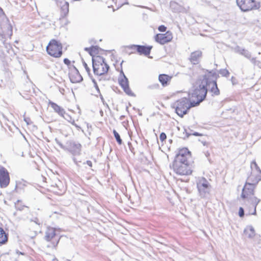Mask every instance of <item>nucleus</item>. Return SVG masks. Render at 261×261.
Listing matches in <instances>:
<instances>
[{
    "label": "nucleus",
    "mask_w": 261,
    "mask_h": 261,
    "mask_svg": "<svg viewBox=\"0 0 261 261\" xmlns=\"http://www.w3.org/2000/svg\"><path fill=\"white\" fill-rule=\"evenodd\" d=\"M191 157V152L188 148H184L179 150L172 164L173 171L180 175L191 174L192 170L188 161Z\"/></svg>",
    "instance_id": "1"
},
{
    "label": "nucleus",
    "mask_w": 261,
    "mask_h": 261,
    "mask_svg": "<svg viewBox=\"0 0 261 261\" xmlns=\"http://www.w3.org/2000/svg\"><path fill=\"white\" fill-rule=\"evenodd\" d=\"M207 82L206 80L203 78L193 86L192 89L189 93V97L195 106L199 105L205 98L207 93Z\"/></svg>",
    "instance_id": "2"
},
{
    "label": "nucleus",
    "mask_w": 261,
    "mask_h": 261,
    "mask_svg": "<svg viewBox=\"0 0 261 261\" xmlns=\"http://www.w3.org/2000/svg\"><path fill=\"white\" fill-rule=\"evenodd\" d=\"M256 186L251 184L249 182H246L241 194V197L243 199H246L247 200L251 203L253 208V212L250 214L256 215V206L260 202V200L257 197L254 196V190Z\"/></svg>",
    "instance_id": "3"
},
{
    "label": "nucleus",
    "mask_w": 261,
    "mask_h": 261,
    "mask_svg": "<svg viewBox=\"0 0 261 261\" xmlns=\"http://www.w3.org/2000/svg\"><path fill=\"white\" fill-rule=\"evenodd\" d=\"M194 107L196 106L192 103V100L186 97L181 98L172 104V108L175 109L176 113L180 117H183L189 110Z\"/></svg>",
    "instance_id": "4"
},
{
    "label": "nucleus",
    "mask_w": 261,
    "mask_h": 261,
    "mask_svg": "<svg viewBox=\"0 0 261 261\" xmlns=\"http://www.w3.org/2000/svg\"><path fill=\"white\" fill-rule=\"evenodd\" d=\"M92 61L93 70L95 75L99 76L108 72L110 67L102 57L100 56L93 57Z\"/></svg>",
    "instance_id": "5"
},
{
    "label": "nucleus",
    "mask_w": 261,
    "mask_h": 261,
    "mask_svg": "<svg viewBox=\"0 0 261 261\" xmlns=\"http://www.w3.org/2000/svg\"><path fill=\"white\" fill-rule=\"evenodd\" d=\"M55 141L61 148L69 152L73 156H79L81 154L82 146L79 142L70 140L67 141L65 145H64L57 139Z\"/></svg>",
    "instance_id": "6"
},
{
    "label": "nucleus",
    "mask_w": 261,
    "mask_h": 261,
    "mask_svg": "<svg viewBox=\"0 0 261 261\" xmlns=\"http://www.w3.org/2000/svg\"><path fill=\"white\" fill-rule=\"evenodd\" d=\"M218 76L219 75L213 70L209 71L207 74L203 76V79H205L207 82L206 89L210 91L213 96H218L220 93L216 81Z\"/></svg>",
    "instance_id": "7"
},
{
    "label": "nucleus",
    "mask_w": 261,
    "mask_h": 261,
    "mask_svg": "<svg viewBox=\"0 0 261 261\" xmlns=\"http://www.w3.org/2000/svg\"><path fill=\"white\" fill-rule=\"evenodd\" d=\"M13 34L12 26L0 7V35L3 37L10 38Z\"/></svg>",
    "instance_id": "8"
},
{
    "label": "nucleus",
    "mask_w": 261,
    "mask_h": 261,
    "mask_svg": "<svg viewBox=\"0 0 261 261\" xmlns=\"http://www.w3.org/2000/svg\"><path fill=\"white\" fill-rule=\"evenodd\" d=\"M46 49L50 56L55 58H59L63 54L62 45L56 39H51L49 41Z\"/></svg>",
    "instance_id": "9"
},
{
    "label": "nucleus",
    "mask_w": 261,
    "mask_h": 261,
    "mask_svg": "<svg viewBox=\"0 0 261 261\" xmlns=\"http://www.w3.org/2000/svg\"><path fill=\"white\" fill-rule=\"evenodd\" d=\"M237 5L244 12L252 9H258L260 7V3L255 0H236Z\"/></svg>",
    "instance_id": "10"
},
{
    "label": "nucleus",
    "mask_w": 261,
    "mask_h": 261,
    "mask_svg": "<svg viewBox=\"0 0 261 261\" xmlns=\"http://www.w3.org/2000/svg\"><path fill=\"white\" fill-rule=\"evenodd\" d=\"M197 187L201 198H205L210 194L211 186L206 178L200 179L197 182Z\"/></svg>",
    "instance_id": "11"
},
{
    "label": "nucleus",
    "mask_w": 261,
    "mask_h": 261,
    "mask_svg": "<svg viewBox=\"0 0 261 261\" xmlns=\"http://www.w3.org/2000/svg\"><path fill=\"white\" fill-rule=\"evenodd\" d=\"M44 239L46 241H51L53 246L56 247L60 241V238L56 236V229L54 227H47L44 236Z\"/></svg>",
    "instance_id": "12"
},
{
    "label": "nucleus",
    "mask_w": 261,
    "mask_h": 261,
    "mask_svg": "<svg viewBox=\"0 0 261 261\" xmlns=\"http://www.w3.org/2000/svg\"><path fill=\"white\" fill-rule=\"evenodd\" d=\"M120 75H122V77H119L118 79L119 85L127 95L135 96V94L132 91L129 87L128 80L126 77L122 70H121L120 72Z\"/></svg>",
    "instance_id": "13"
},
{
    "label": "nucleus",
    "mask_w": 261,
    "mask_h": 261,
    "mask_svg": "<svg viewBox=\"0 0 261 261\" xmlns=\"http://www.w3.org/2000/svg\"><path fill=\"white\" fill-rule=\"evenodd\" d=\"M127 48L132 50H136L140 55H143L147 56L150 54L152 46L133 44L127 46Z\"/></svg>",
    "instance_id": "14"
},
{
    "label": "nucleus",
    "mask_w": 261,
    "mask_h": 261,
    "mask_svg": "<svg viewBox=\"0 0 261 261\" xmlns=\"http://www.w3.org/2000/svg\"><path fill=\"white\" fill-rule=\"evenodd\" d=\"M10 182L9 173L8 170L3 166H0V187L2 188L7 187Z\"/></svg>",
    "instance_id": "15"
},
{
    "label": "nucleus",
    "mask_w": 261,
    "mask_h": 261,
    "mask_svg": "<svg viewBox=\"0 0 261 261\" xmlns=\"http://www.w3.org/2000/svg\"><path fill=\"white\" fill-rule=\"evenodd\" d=\"M172 38V33L170 31H167L165 34H158L154 37L155 41L162 45L171 41Z\"/></svg>",
    "instance_id": "16"
},
{
    "label": "nucleus",
    "mask_w": 261,
    "mask_h": 261,
    "mask_svg": "<svg viewBox=\"0 0 261 261\" xmlns=\"http://www.w3.org/2000/svg\"><path fill=\"white\" fill-rule=\"evenodd\" d=\"M70 80L72 83H77L83 80V77L80 74L78 70L74 66L73 69L69 73Z\"/></svg>",
    "instance_id": "17"
},
{
    "label": "nucleus",
    "mask_w": 261,
    "mask_h": 261,
    "mask_svg": "<svg viewBox=\"0 0 261 261\" xmlns=\"http://www.w3.org/2000/svg\"><path fill=\"white\" fill-rule=\"evenodd\" d=\"M58 5L60 7L61 17L64 18L67 16L69 13V3L62 1L59 2Z\"/></svg>",
    "instance_id": "18"
},
{
    "label": "nucleus",
    "mask_w": 261,
    "mask_h": 261,
    "mask_svg": "<svg viewBox=\"0 0 261 261\" xmlns=\"http://www.w3.org/2000/svg\"><path fill=\"white\" fill-rule=\"evenodd\" d=\"M202 54V51L199 50L191 53L189 58L191 64L193 65L198 64L199 63Z\"/></svg>",
    "instance_id": "19"
},
{
    "label": "nucleus",
    "mask_w": 261,
    "mask_h": 261,
    "mask_svg": "<svg viewBox=\"0 0 261 261\" xmlns=\"http://www.w3.org/2000/svg\"><path fill=\"white\" fill-rule=\"evenodd\" d=\"M260 180V175H257L255 171H252L251 174L248 177L246 181L256 186Z\"/></svg>",
    "instance_id": "20"
},
{
    "label": "nucleus",
    "mask_w": 261,
    "mask_h": 261,
    "mask_svg": "<svg viewBox=\"0 0 261 261\" xmlns=\"http://www.w3.org/2000/svg\"><path fill=\"white\" fill-rule=\"evenodd\" d=\"M233 50L235 53L239 54L246 58L247 59H250L251 57V53L245 48H241L239 45H237L233 48Z\"/></svg>",
    "instance_id": "21"
},
{
    "label": "nucleus",
    "mask_w": 261,
    "mask_h": 261,
    "mask_svg": "<svg viewBox=\"0 0 261 261\" xmlns=\"http://www.w3.org/2000/svg\"><path fill=\"white\" fill-rule=\"evenodd\" d=\"M49 105L54 109L55 112L61 116L65 117L64 115L66 114V112L64 109L51 101H49Z\"/></svg>",
    "instance_id": "22"
},
{
    "label": "nucleus",
    "mask_w": 261,
    "mask_h": 261,
    "mask_svg": "<svg viewBox=\"0 0 261 261\" xmlns=\"http://www.w3.org/2000/svg\"><path fill=\"white\" fill-rule=\"evenodd\" d=\"M171 79V76L165 74H161L159 76V81L162 84L163 86H166L168 85Z\"/></svg>",
    "instance_id": "23"
},
{
    "label": "nucleus",
    "mask_w": 261,
    "mask_h": 261,
    "mask_svg": "<svg viewBox=\"0 0 261 261\" xmlns=\"http://www.w3.org/2000/svg\"><path fill=\"white\" fill-rule=\"evenodd\" d=\"M8 234L4 229L0 227V245H4L8 242Z\"/></svg>",
    "instance_id": "24"
},
{
    "label": "nucleus",
    "mask_w": 261,
    "mask_h": 261,
    "mask_svg": "<svg viewBox=\"0 0 261 261\" xmlns=\"http://www.w3.org/2000/svg\"><path fill=\"white\" fill-rule=\"evenodd\" d=\"M244 234L249 238H252L255 236V231L251 226L247 227L244 230Z\"/></svg>",
    "instance_id": "25"
},
{
    "label": "nucleus",
    "mask_w": 261,
    "mask_h": 261,
    "mask_svg": "<svg viewBox=\"0 0 261 261\" xmlns=\"http://www.w3.org/2000/svg\"><path fill=\"white\" fill-rule=\"evenodd\" d=\"M170 8L175 12L180 11V6L175 2H171L170 4Z\"/></svg>",
    "instance_id": "26"
},
{
    "label": "nucleus",
    "mask_w": 261,
    "mask_h": 261,
    "mask_svg": "<svg viewBox=\"0 0 261 261\" xmlns=\"http://www.w3.org/2000/svg\"><path fill=\"white\" fill-rule=\"evenodd\" d=\"M113 133L118 144L121 145L122 143V140L121 139L119 133L115 129L113 130Z\"/></svg>",
    "instance_id": "27"
},
{
    "label": "nucleus",
    "mask_w": 261,
    "mask_h": 261,
    "mask_svg": "<svg viewBox=\"0 0 261 261\" xmlns=\"http://www.w3.org/2000/svg\"><path fill=\"white\" fill-rule=\"evenodd\" d=\"M250 167L252 171H254L253 170L255 169L256 170V171L261 174V170H260L255 162L253 161L251 163Z\"/></svg>",
    "instance_id": "28"
},
{
    "label": "nucleus",
    "mask_w": 261,
    "mask_h": 261,
    "mask_svg": "<svg viewBox=\"0 0 261 261\" xmlns=\"http://www.w3.org/2000/svg\"><path fill=\"white\" fill-rule=\"evenodd\" d=\"M219 73L222 76L228 77L230 74L229 72L226 69H222L219 71Z\"/></svg>",
    "instance_id": "29"
},
{
    "label": "nucleus",
    "mask_w": 261,
    "mask_h": 261,
    "mask_svg": "<svg viewBox=\"0 0 261 261\" xmlns=\"http://www.w3.org/2000/svg\"><path fill=\"white\" fill-rule=\"evenodd\" d=\"M19 202H20V200H18L17 201V202L15 203V208L17 210L21 211H22L23 210L24 207H27V206H25V205H22V204H19Z\"/></svg>",
    "instance_id": "30"
},
{
    "label": "nucleus",
    "mask_w": 261,
    "mask_h": 261,
    "mask_svg": "<svg viewBox=\"0 0 261 261\" xmlns=\"http://www.w3.org/2000/svg\"><path fill=\"white\" fill-rule=\"evenodd\" d=\"M91 47H94V48H92V59H93V57H96V56H94V54H98V50L100 49L99 47L98 46H91Z\"/></svg>",
    "instance_id": "31"
},
{
    "label": "nucleus",
    "mask_w": 261,
    "mask_h": 261,
    "mask_svg": "<svg viewBox=\"0 0 261 261\" xmlns=\"http://www.w3.org/2000/svg\"><path fill=\"white\" fill-rule=\"evenodd\" d=\"M90 77H91V80H92V82H93V84H94V87H95V88L96 89V91H97V93H98V94H100V90H99V87H98V85H97V82H96V80H95L94 79H93V78L92 77V76H91Z\"/></svg>",
    "instance_id": "32"
},
{
    "label": "nucleus",
    "mask_w": 261,
    "mask_h": 261,
    "mask_svg": "<svg viewBox=\"0 0 261 261\" xmlns=\"http://www.w3.org/2000/svg\"><path fill=\"white\" fill-rule=\"evenodd\" d=\"M30 221L34 222L38 225H40L42 223V222L37 217H33L30 219Z\"/></svg>",
    "instance_id": "33"
},
{
    "label": "nucleus",
    "mask_w": 261,
    "mask_h": 261,
    "mask_svg": "<svg viewBox=\"0 0 261 261\" xmlns=\"http://www.w3.org/2000/svg\"><path fill=\"white\" fill-rule=\"evenodd\" d=\"M83 65H84V67H85L87 72L88 73V75L89 76H91L92 75L90 73V68L88 66V65L87 64V63L84 61H83Z\"/></svg>",
    "instance_id": "34"
},
{
    "label": "nucleus",
    "mask_w": 261,
    "mask_h": 261,
    "mask_svg": "<svg viewBox=\"0 0 261 261\" xmlns=\"http://www.w3.org/2000/svg\"><path fill=\"white\" fill-rule=\"evenodd\" d=\"M166 135L165 133H161L160 135V139L162 142H163L166 139Z\"/></svg>",
    "instance_id": "35"
},
{
    "label": "nucleus",
    "mask_w": 261,
    "mask_h": 261,
    "mask_svg": "<svg viewBox=\"0 0 261 261\" xmlns=\"http://www.w3.org/2000/svg\"><path fill=\"white\" fill-rule=\"evenodd\" d=\"M239 216L242 218L244 216V210L243 207H240L239 210Z\"/></svg>",
    "instance_id": "36"
},
{
    "label": "nucleus",
    "mask_w": 261,
    "mask_h": 261,
    "mask_svg": "<svg viewBox=\"0 0 261 261\" xmlns=\"http://www.w3.org/2000/svg\"><path fill=\"white\" fill-rule=\"evenodd\" d=\"M166 30H167V27H165L164 25H161L158 28V30L161 32H166Z\"/></svg>",
    "instance_id": "37"
},
{
    "label": "nucleus",
    "mask_w": 261,
    "mask_h": 261,
    "mask_svg": "<svg viewBox=\"0 0 261 261\" xmlns=\"http://www.w3.org/2000/svg\"><path fill=\"white\" fill-rule=\"evenodd\" d=\"M159 86H160L158 84H154L148 86V88L150 89H158L159 88Z\"/></svg>",
    "instance_id": "38"
},
{
    "label": "nucleus",
    "mask_w": 261,
    "mask_h": 261,
    "mask_svg": "<svg viewBox=\"0 0 261 261\" xmlns=\"http://www.w3.org/2000/svg\"><path fill=\"white\" fill-rule=\"evenodd\" d=\"M24 121L26 122L27 125H30L32 123L31 119L29 117H24Z\"/></svg>",
    "instance_id": "39"
},
{
    "label": "nucleus",
    "mask_w": 261,
    "mask_h": 261,
    "mask_svg": "<svg viewBox=\"0 0 261 261\" xmlns=\"http://www.w3.org/2000/svg\"><path fill=\"white\" fill-rule=\"evenodd\" d=\"M92 48H94V47H91V46L90 47H85L84 48V50L85 51H87V52H88L89 55L92 57V52L91 51H92Z\"/></svg>",
    "instance_id": "40"
},
{
    "label": "nucleus",
    "mask_w": 261,
    "mask_h": 261,
    "mask_svg": "<svg viewBox=\"0 0 261 261\" xmlns=\"http://www.w3.org/2000/svg\"><path fill=\"white\" fill-rule=\"evenodd\" d=\"M99 97H100V99H101V101H102V102L103 105L104 106H106V107H109V106H108V105L106 102V101H105V99H104V98H103V97L102 95L101 94V93H100V94H99Z\"/></svg>",
    "instance_id": "41"
},
{
    "label": "nucleus",
    "mask_w": 261,
    "mask_h": 261,
    "mask_svg": "<svg viewBox=\"0 0 261 261\" xmlns=\"http://www.w3.org/2000/svg\"><path fill=\"white\" fill-rule=\"evenodd\" d=\"M231 82L233 85H236L238 83V81H237V79L234 76L231 77Z\"/></svg>",
    "instance_id": "42"
},
{
    "label": "nucleus",
    "mask_w": 261,
    "mask_h": 261,
    "mask_svg": "<svg viewBox=\"0 0 261 261\" xmlns=\"http://www.w3.org/2000/svg\"><path fill=\"white\" fill-rule=\"evenodd\" d=\"M249 59L250 60V61L251 62V63H252L254 65H257V63L259 62V61H256L255 58H251H251Z\"/></svg>",
    "instance_id": "43"
},
{
    "label": "nucleus",
    "mask_w": 261,
    "mask_h": 261,
    "mask_svg": "<svg viewBox=\"0 0 261 261\" xmlns=\"http://www.w3.org/2000/svg\"><path fill=\"white\" fill-rule=\"evenodd\" d=\"M63 62L65 64L68 66L70 65V61L67 58H65L63 60Z\"/></svg>",
    "instance_id": "44"
},
{
    "label": "nucleus",
    "mask_w": 261,
    "mask_h": 261,
    "mask_svg": "<svg viewBox=\"0 0 261 261\" xmlns=\"http://www.w3.org/2000/svg\"><path fill=\"white\" fill-rule=\"evenodd\" d=\"M87 164L88 166H89L90 167H92V163L91 161H87L86 162H84L83 164Z\"/></svg>",
    "instance_id": "45"
},
{
    "label": "nucleus",
    "mask_w": 261,
    "mask_h": 261,
    "mask_svg": "<svg viewBox=\"0 0 261 261\" xmlns=\"http://www.w3.org/2000/svg\"><path fill=\"white\" fill-rule=\"evenodd\" d=\"M194 136H202V134L198 133V132H194L193 134H192Z\"/></svg>",
    "instance_id": "46"
},
{
    "label": "nucleus",
    "mask_w": 261,
    "mask_h": 261,
    "mask_svg": "<svg viewBox=\"0 0 261 261\" xmlns=\"http://www.w3.org/2000/svg\"><path fill=\"white\" fill-rule=\"evenodd\" d=\"M72 160L73 161V162L76 164V165H78L77 163L78 162L77 161L76 159H75V157H73L72 158Z\"/></svg>",
    "instance_id": "47"
},
{
    "label": "nucleus",
    "mask_w": 261,
    "mask_h": 261,
    "mask_svg": "<svg viewBox=\"0 0 261 261\" xmlns=\"http://www.w3.org/2000/svg\"><path fill=\"white\" fill-rule=\"evenodd\" d=\"M125 118V116L124 115H121L120 116V120H123Z\"/></svg>",
    "instance_id": "48"
},
{
    "label": "nucleus",
    "mask_w": 261,
    "mask_h": 261,
    "mask_svg": "<svg viewBox=\"0 0 261 261\" xmlns=\"http://www.w3.org/2000/svg\"><path fill=\"white\" fill-rule=\"evenodd\" d=\"M124 1H125V2H124V3H122V5H124V4H128V2H127V0H124Z\"/></svg>",
    "instance_id": "49"
},
{
    "label": "nucleus",
    "mask_w": 261,
    "mask_h": 261,
    "mask_svg": "<svg viewBox=\"0 0 261 261\" xmlns=\"http://www.w3.org/2000/svg\"><path fill=\"white\" fill-rule=\"evenodd\" d=\"M190 135L191 134H189V133L186 132V136H187V138L189 137Z\"/></svg>",
    "instance_id": "50"
},
{
    "label": "nucleus",
    "mask_w": 261,
    "mask_h": 261,
    "mask_svg": "<svg viewBox=\"0 0 261 261\" xmlns=\"http://www.w3.org/2000/svg\"><path fill=\"white\" fill-rule=\"evenodd\" d=\"M202 143L204 145H205V144L206 143V142H203Z\"/></svg>",
    "instance_id": "51"
},
{
    "label": "nucleus",
    "mask_w": 261,
    "mask_h": 261,
    "mask_svg": "<svg viewBox=\"0 0 261 261\" xmlns=\"http://www.w3.org/2000/svg\"><path fill=\"white\" fill-rule=\"evenodd\" d=\"M128 107H126V110L127 111H128Z\"/></svg>",
    "instance_id": "52"
},
{
    "label": "nucleus",
    "mask_w": 261,
    "mask_h": 261,
    "mask_svg": "<svg viewBox=\"0 0 261 261\" xmlns=\"http://www.w3.org/2000/svg\"><path fill=\"white\" fill-rule=\"evenodd\" d=\"M208 155H210V153L206 154V156H207Z\"/></svg>",
    "instance_id": "53"
},
{
    "label": "nucleus",
    "mask_w": 261,
    "mask_h": 261,
    "mask_svg": "<svg viewBox=\"0 0 261 261\" xmlns=\"http://www.w3.org/2000/svg\"><path fill=\"white\" fill-rule=\"evenodd\" d=\"M208 155H210V153L206 154V156H207Z\"/></svg>",
    "instance_id": "54"
},
{
    "label": "nucleus",
    "mask_w": 261,
    "mask_h": 261,
    "mask_svg": "<svg viewBox=\"0 0 261 261\" xmlns=\"http://www.w3.org/2000/svg\"><path fill=\"white\" fill-rule=\"evenodd\" d=\"M208 155H210V153L206 154V156H207Z\"/></svg>",
    "instance_id": "55"
}]
</instances>
